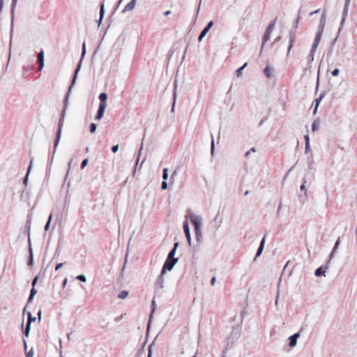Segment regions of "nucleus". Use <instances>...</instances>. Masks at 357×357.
Here are the masks:
<instances>
[{
  "label": "nucleus",
  "instance_id": "cd10ccee",
  "mask_svg": "<svg viewBox=\"0 0 357 357\" xmlns=\"http://www.w3.org/2000/svg\"><path fill=\"white\" fill-rule=\"evenodd\" d=\"M38 60L39 62H44V53L43 52H40L38 54Z\"/></svg>",
  "mask_w": 357,
  "mask_h": 357
},
{
  "label": "nucleus",
  "instance_id": "58836bf2",
  "mask_svg": "<svg viewBox=\"0 0 357 357\" xmlns=\"http://www.w3.org/2000/svg\"><path fill=\"white\" fill-rule=\"evenodd\" d=\"M167 186H168V185H167V183L165 181H164L162 183L161 188H162V190H167Z\"/></svg>",
  "mask_w": 357,
  "mask_h": 357
},
{
  "label": "nucleus",
  "instance_id": "f257e3e1",
  "mask_svg": "<svg viewBox=\"0 0 357 357\" xmlns=\"http://www.w3.org/2000/svg\"><path fill=\"white\" fill-rule=\"evenodd\" d=\"M325 24H326L325 16H324V15H323L321 17L320 22L319 24V30L317 31L314 43L312 47V50H311L312 59H313V54L316 51V50L319 44V42L321 40V36H322L323 31L324 30Z\"/></svg>",
  "mask_w": 357,
  "mask_h": 357
},
{
  "label": "nucleus",
  "instance_id": "79ce46f5",
  "mask_svg": "<svg viewBox=\"0 0 357 357\" xmlns=\"http://www.w3.org/2000/svg\"><path fill=\"white\" fill-rule=\"evenodd\" d=\"M45 63L44 62H40V66L38 68V70H41L44 68Z\"/></svg>",
  "mask_w": 357,
  "mask_h": 357
},
{
  "label": "nucleus",
  "instance_id": "ddd939ff",
  "mask_svg": "<svg viewBox=\"0 0 357 357\" xmlns=\"http://www.w3.org/2000/svg\"><path fill=\"white\" fill-rule=\"evenodd\" d=\"M107 99V94L106 93H101L99 96V100L100 103L99 105L107 107L106 101Z\"/></svg>",
  "mask_w": 357,
  "mask_h": 357
},
{
  "label": "nucleus",
  "instance_id": "c03bdc74",
  "mask_svg": "<svg viewBox=\"0 0 357 357\" xmlns=\"http://www.w3.org/2000/svg\"><path fill=\"white\" fill-rule=\"evenodd\" d=\"M3 7V0H0V13L1 12Z\"/></svg>",
  "mask_w": 357,
  "mask_h": 357
},
{
  "label": "nucleus",
  "instance_id": "6e6552de",
  "mask_svg": "<svg viewBox=\"0 0 357 357\" xmlns=\"http://www.w3.org/2000/svg\"><path fill=\"white\" fill-rule=\"evenodd\" d=\"M350 1L351 0H346V3H345L344 10H343L342 18V21H341V26L342 27L343 26L344 23L346 18L347 17V15H348V10H349Z\"/></svg>",
  "mask_w": 357,
  "mask_h": 357
},
{
  "label": "nucleus",
  "instance_id": "a211bd4d",
  "mask_svg": "<svg viewBox=\"0 0 357 357\" xmlns=\"http://www.w3.org/2000/svg\"><path fill=\"white\" fill-rule=\"evenodd\" d=\"M320 124H321V123L319 119L315 120L313 122L312 126V130L313 131L317 130L319 128Z\"/></svg>",
  "mask_w": 357,
  "mask_h": 357
},
{
  "label": "nucleus",
  "instance_id": "6ab92c4d",
  "mask_svg": "<svg viewBox=\"0 0 357 357\" xmlns=\"http://www.w3.org/2000/svg\"><path fill=\"white\" fill-rule=\"evenodd\" d=\"M248 63H245L243 66H241L240 68L237 69L236 71V75L238 77H241L243 74V70L247 66Z\"/></svg>",
  "mask_w": 357,
  "mask_h": 357
},
{
  "label": "nucleus",
  "instance_id": "a19ab883",
  "mask_svg": "<svg viewBox=\"0 0 357 357\" xmlns=\"http://www.w3.org/2000/svg\"><path fill=\"white\" fill-rule=\"evenodd\" d=\"M63 263H60V264H58L56 267H55V270L56 271H58L59 270L62 266H63Z\"/></svg>",
  "mask_w": 357,
  "mask_h": 357
},
{
  "label": "nucleus",
  "instance_id": "72a5a7b5",
  "mask_svg": "<svg viewBox=\"0 0 357 357\" xmlns=\"http://www.w3.org/2000/svg\"><path fill=\"white\" fill-rule=\"evenodd\" d=\"M292 47H293V38L291 36L290 37V40H289V47H288V54L291 51V49L292 48Z\"/></svg>",
  "mask_w": 357,
  "mask_h": 357
},
{
  "label": "nucleus",
  "instance_id": "aec40b11",
  "mask_svg": "<svg viewBox=\"0 0 357 357\" xmlns=\"http://www.w3.org/2000/svg\"><path fill=\"white\" fill-rule=\"evenodd\" d=\"M305 183L306 181H304L303 183L301 185V186L300 187V190H301V192L302 193H303V195L305 197H307V190L306 188V186H305Z\"/></svg>",
  "mask_w": 357,
  "mask_h": 357
},
{
  "label": "nucleus",
  "instance_id": "c756f323",
  "mask_svg": "<svg viewBox=\"0 0 357 357\" xmlns=\"http://www.w3.org/2000/svg\"><path fill=\"white\" fill-rule=\"evenodd\" d=\"M76 278L82 282H86V278L84 275H79L76 277Z\"/></svg>",
  "mask_w": 357,
  "mask_h": 357
},
{
  "label": "nucleus",
  "instance_id": "4be33fe9",
  "mask_svg": "<svg viewBox=\"0 0 357 357\" xmlns=\"http://www.w3.org/2000/svg\"><path fill=\"white\" fill-rule=\"evenodd\" d=\"M128 295V291L124 290L120 292V294L118 295V298L120 299H124L126 298Z\"/></svg>",
  "mask_w": 357,
  "mask_h": 357
},
{
  "label": "nucleus",
  "instance_id": "1a4fd4ad",
  "mask_svg": "<svg viewBox=\"0 0 357 357\" xmlns=\"http://www.w3.org/2000/svg\"><path fill=\"white\" fill-rule=\"evenodd\" d=\"M300 335L299 333H295L294 335L290 336L289 337V345L290 347L293 348L297 344V340L299 337Z\"/></svg>",
  "mask_w": 357,
  "mask_h": 357
},
{
  "label": "nucleus",
  "instance_id": "9d476101",
  "mask_svg": "<svg viewBox=\"0 0 357 357\" xmlns=\"http://www.w3.org/2000/svg\"><path fill=\"white\" fill-rule=\"evenodd\" d=\"M137 0H132L123 8L122 13H126L133 10L135 8Z\"/></svg>",
  "mask_w": 357,
  "mask_h": 357
},
{
  "label": "nucleus",
  "instance_id": "de8ad7c7",
  "mask_svg": "<svg viewBox=\"0 0 357 357\" xmlns=\"http://www.w3.org/2000/svg\"><path fill=\"white\" fill-rule=\"evenodd\" d=\"M38 320L39 321L41 320V316H42V312H41V310H40L38 313Z\"/></svg>",
  "mask_w": 357,
  "mask_h": 357
},
{
  "label": "nucleus",
  "instance_id": "412c9836",
  "mask_svg": "<svg viewBox=\"0 0 357 357\" xmlns=\"http://www.w3.org/2000/svg\"><path fill=\"white\" fill-rule=\"evenodd\" d=\"M325 272H326L325 269H324L322 267H320V268H317V269L316 270V271H315V273H314V274H315V275H316L317 277H319V276H320V275H324V274H325Z\"/></svg>",
  "mask_w": 357,
  "mask_h": 357
},
{
  "label": "nucleus",
  "instance_id": "e433bc0d",
  "mask_svg": "<svg viewBox=\"0 0 357 357\" xmlns=\"http://www.w3.org/2000/svg\"><path fill=\"white\" fill-rule=\"evenodd\" d=\"M26 357H33L34 351L33 349H31L29 351H28L26 354Z\"/></svg>",
  "mask_w": 357,
  "mask_h": 357
},
{
  "label": "nucleus",
  "instance_id": "0eeeda50",
  "mask_svg": "<svg viewBox=\"0 0 357 357\" xmlns=\"http://www.w3.org/2000/svg\"><path fill=\"white\" fill-rule=\"evenodd\" d=\"M274 26H275V24L272 23L269 25V26L266 29V31L264 35V37H263L262 47L264 46V43L269 39L270 35H271L272 31L273 30Z\"/></svg>",
  "mask_w": 357,
  "mask_h": 357
},
{
  "label": "nucleus",
  "instance_id": "9b49d317",
  "mask_svg": "<svg viewBox=\"0 0 357 357\" xmlns=\"http://www.w3.org/2000/svg\"><path fill=\"white\" fill-rule=\"evenodd\" d=\"M274 73V68L270 66H267L264 70V73L268 78H271Z\"/></svg>",
  "mask_w": 357,
  "mask_h": 357
},
{
  "label": "nucleus",
  "instance_id": "6e6d98bb",
  "mask_svg": "<svg viewBox=\"0 0 357 357\" xmlns=\"http://www.w3.org/2000/svg\"><path fill=\"white\" fill-rule=\"evenodd\" d=\"M67 282H68V279H67V278H66V279L64 280V281H63V284H64V285H66V283H67Z\"/></svg>",
  "mask_w": 357,
  "mask_h": 357
},
{
  "label": "nucleus",
  "instance_id": "680f3d73",
  "mask_svg": "<svg viewBox=\"0 0 357 357\" xmlns=\"http://www.w3.org/2000/svg\"><path fill=\"white\" fill-rule=\"evenodd\" d=\"M142 150V147L140 148V152H139V155L141 154V151Z\"/></svg>",
  "mask_w": 357,
  "mask_h": 357
},
{
  "label": "nucleus",
  "instance_id": "4c0bfd02",
  "mask_svg": "<svg viewBox=\"0 0 357 357\" xmlns=\"http://www.w3.org/2000/svg\"><path fill=\"white\" fill-rule=\"evenodd\" d=\"M331 73H332L333 76L335 77L339 75L340 70H339V69L337 68V69H335L334 70H333Z\"/></svg>",
  "mask_w": 357,
  "mask_h": 357
},
{
  "label": "nucleus",
  "instance_id": "0e129e2a",
  "mask_svg": "<svg viewBox=\"0 0 357 357\" xmlns=\"http://www.w3.org/2000/svg\"><path fill=\"white\" fill-rule=\"evenodd\" d=\"M191 357H196V356H195V355H194V356H191Z\"/></svg>",
  "mask_w": 357,
  "mask_h": 357
},
{
  "label": "nucleus",
  "instance_id": "49530a36",
  "mask_svg": "<svg viewBox=\"0 0 357 357\" xmlns=\"http://www.w3.org/2000/svg\"><path fill=\"white\" fill-rule=\"evenodd\" d=\"M215 281H216L215 278V277L212 278L211 281V284L214 285L215 283Z\"/></svg>",
  "mask_w": 357,
  "mask_h": 357
},
{
  "label": "nucleus",
  "instance_id": "a878e982",
  "mask_svg": "<svg viewBox=\"0 0 357 357\" xmlns=\"http://www.w3.org/2000/svg\"><path fill=\"white\" fill-rule=\"evenodd\" d=\"M80 68H81V62L77 66V69H76V70L75 72V75H74V77H73V84L75 82V80H76V78H77V73L79 71Z\"/></svg>",
  "mask_w": 357,
  "mask_h": 357
},
{
  "label": "nucleus",
  "instance_id": "7ed1b4c3",
  "mask_svg": "<svg viewBox=\"0 0 357 357\" xmlns=\"http://www.w3.org/2000/svg\"><path fill=\"white\" fill-rule=\"evenodd\" d=\"M177 262L178 259H172L167 258L163 266L162 273H164L166 271H171Z\"/></svg>",
  "mask_w": 357,
  "mask_h": 357
},
{
  "label": "nucleus",
  "instance_id": "09e8293b",
  "mask_svg": "<svg viewBox=\"0 0 357 357\" xmlns=\"http://www.w3.org/2000/svg\"><path fill=\"white\" fill-rule=\"evenodd\" d=\"M305 143H309V137L308 135L305 136Z\"/></svg>",
  "mask_w": 357,
  "mask_h": 357
},
{
  "label": "nucleus",
  "instance_id": "a18cd8bd",
  "mask_svg": "<svg viewBox=\"0 0 357 357\" xmlns=\"http://www.w3.org/2000/svg\"><path fill=\"white\" fill-rule=\"evenodd\" d=\"M310 151V143H305V151L307 152Z\"/></svg>",
  "mask_w": 357,
  "mask_h": 357
},
{
  "label": "nucleus",
  "instance_id": "bf43d9fd",
  "mask_svg": "<svg viewBox=\"0 0 357 357\" xmlns=\"http://www.w3.org/2000/svg\"><path fill=\"white\" fill-rule=\"evenodd\" d=\"M280 40V37H278V38L275 39V42L279 41Z\"/></svg>",
  "mask_w": 357,
  "mask_h": 357
},
{
  "label": "nucleus",
  "instance_id": "13d9d810",
  "mask_svg": "<svg viewBox=\"0 0 357 357\" xmlns=\"http://www.w3.org/2000/svg\"><path fill=\"white\" fill-rule=\"evenodd\" d=\"M24 349L26 350V344L24 341Z\"/></svg>",
  "mask_w": 357,
  "mask_h": 357
},
{
  "label": "nucleus",
  "instance_id": "5fc2aeb1",
  "mask_svg": "<svg viewBox=\"0 0 357 357\" xmlns=\"http://www.w3.org/2000/svg\"><path fill=\"white\" fill-rule=\"evenodd\" d=\"M318 105H319V102H317V105H316L315 109H314V114H315V113H316V112H317V107H318Z\"/></svg>",
  "mask_w": 357,
  "mask_h": 357
},
{
  "label": "nucleus",
  "instance_id": "4d7b16f0",
  "mask_svg": "<svg viewBox=\"0 0 357 357\" xmlns=\"http://www.w3.org/2000/svg\"><path fill=\"white\" fill-rule=\"evenodd\" d=\"M169 14H170V11H169V10H168V11H166V12L165 13V15H169Z\"/></svg>",
  "mask_w": 357,
  "mask_h": 357
},
{
  "label": "nucleus",
  "instance_id": "3c124183",
  "mask_svg": "<svg viewBox=\"0 0 357 357\" xmlns=\"http://www.w3.org/2000/svg\"><path fill=\"white\" fill-rule=\"evenodd\" d=\"M178 246V243H175L173 249H175V250H176V248Z\"/></svg>",
  "mask_w": 357,
  "mask_h": 357
},
{
  "label": "nucleus",
  "instance_id": "2eb2a0df",
  "mask_svg": "<svg viewBox=\"0 0 357 357\" xmlns=\"http://www.w3.org/2000/svg\"><path fill=\"white\" fill-rule=\"evenodd\" d=\"M264 244H265V238H263L260 243L259 248L257 250V252L256 254V257H258L261 255L264 248Z\"/></svg>",
  "mask_w": 357,
  "mask_h": 357
},
{
  "label": "nucleus",
  "instance_id": "473e14b6",
  "mask_svg": "<svg viewBox=\"0 0 357 357\" xmlns=\"http://www.w3.org/2000/svg\"><path fill=\"white\" fill-rule=\"evenodd\" d=\"M96 125L95 123H92L90 126V132L91 133H93L96 132Z\"/></svg>",
  "mask_w": 357,
  "mask_h": 357
},
{
  "label": "nucleus",
  "instance_id": "b1692460",
  "mask_svg": "<svg viewBox=\"0 0 357 357\" xmlns=\"http://www.w3.org/2000/svg\"><path fill=\"white\" fill-rule=\"evenodd\" d=\"M339 245H340V239H338L335 244V246L333 248V250L331 254V257L333 256V255L336 252L337 250L338 249V247H339Z\"/></svg>",
  "mask_w": 357,
  "mask_h": 357
},
{
  "label": "nucleus",
  "instance_id": "f8f14e48",
  "mask_svg": "<svg viewBox=\"0 0 357 357\" xmlns=\"http://www.w3.org/2000/svg\"><path fill=\"white\" fill-rule=\"evenodd\" d=\"M106 107H104L102 105H99L98 113H97V115L96 116V120L99 121V120H100L102 118Z\"/></svg>",
  "mask_w": 357,
  "mask_h": 357
},
{
  "label": "nucleus",
  "instance_id": "864d4df0",
  "mask_svg": "<svg viewBox=\"0 0 357 357\" xmlns=\"http://www.w3.org/2000/svg\"><path fill=\"white\" fill-rule=\"evenodd\" d=\"M85 51H86V50H85V44H84V45H83V51H82V56H84V54H85Z\"/></svg>",
  "mask_w": 357,
  "mask_h": 357
},
{
  "label": "nucleus",
  "instance_id": "4468645a",
  "mask_svg": "<svg viewBox=\"0 0 357 357\" xmlns=\"http://www.w3.org/2000/svg\"><path fill=\"white\" fill-rule=\"evenodd\" d=\"M181 354L183 356V357H188L191 354V349L189 347H183Z\"/></svg>",
  "mask_w": 357,
  "mask_h": 357
},
{
  "label": "nucleus",
  "instance_id": "20e7f679",
  "mask_svg": "<svg viewBox=\"0 0 357 357\" xmlns=\"http://www.w3.org/2000/svg\"><path fill=\"white\" fill-rule=\"evenodd\" d=\"M36 318L35 317H33L30 312H28V321H27L26 329H25V335L26 337H28L29 335V333L31 331V322L36 321Z\"/></svg>",
  "mask_w": 357,
  "mask_h": 357
},
{
  "label": "nucleus",
  "instance_id": "423d86ee",
  "mask_svg": "<svg viewBox=\"0 0 357 357\" xmlns=\"http://www.w3.org/2000/svg\"><path fill=\"white\" fill-rule=\"evenodd\" d=\"M214 23L213 21H210L207 26L202 30L200 35L199 36L198 40L199 41H201L208 33L210 29L213 26Z\"/></svg>",
  "mask_w": 357,
  "mask_h": 357
},
{
  "label": "nucleus",
  "instance_id": "37998d69",
  "mask_svg": "<svg viewBox=\"0 0 357 357\" xmlns=\"http://www.w3.org/2000/svg\"><path fill=\"white\" fill-rule=\"evenodd\" d=\"M37 282H38V277H35V278L33 279V280L32 282L33 287H34L36 284Z\"/></svg>",
  "mask_w": 357,
  "mask_h": 357
},
{
  "label": "nucleus",
  "instance_id": "f704fd0d",
  "mask_svg": "<svg viewBox=\"0 0 357 357\" xmlns=\"http://www.w3.org/2000/svg\"><path fill=\"white\" fill-rule=\"evenodd\" d=\"M88 162H89V160L88 159H84L82 161V165H81L82 169L85 168V167L88 165Z\"/></svg>",
  "mask_w": 357,
  "mask_h": 357
},
{
  "label": "nucleus",
  "instance_id": "2f4dec72",
  "mask_svg": "<svg viewBox=\"0 0 357 357\" xmlns=\"http://www.w3.org/2000/svg\"><path fill=\"white\" fill-rule=\"evenodd\" d=\"M100 22L102 20V18L103 17V15H104V4H102L100 6Z\"/></svg>",
  "mask_w": 357,
  "mask_h": 357
},
{
  "label": "nucleus",
  "instance_id": "bb28decb",
  "mask_svg": "<svg viewBox=\"0 0 357 357\" xmlns=\"http://www.w3.org/2000/svg\"><path fill=\"white\" fill-rule=\"evenodd\" d=\"M52 219V215L51 214L49 216L48 220H47V223H46V225L45 226V231H47L49 229Z\"/></svg>",
  "mask_w": 357,
  "mask_h": 357
},
{
  "label": "nucleus",
  "instance_id": "393cba45",
  "mask_svg": "<svg viewBox=\"0 0 357 357\" xmlns=\"http://www.w3.org/2000/svg\"><path fill=\"white\" fill-rule=\"evenodd\" d=\"M36 293H37V291L34 288H32V289L31 290V294H30L29 298V302H30L31 301L33 300V298L35 296V295L36 294Z\"/></svg>",
  "mask_w": 357,
  "mask_h": 357
},
{
  "label": "nucleus",
  "instance_id": "f03ea898",
  "mask_svg": "<svg viewBox=\"0 0 357 357\" xmlns=\"http://www.w3.org/2000/svg\"><path fill=\"white\" fill-rule=\"evenodd\" d=\"M188 218L195 226L196 236L198 238L202 236V218L199 215L190 213L188 215Z\"/></svg>",
  "mask_w": 357,
  "mask_h": 357
},
{
  "label": "nucleus",
  "instance_id": "8fccbe9b",
  "mask_svg": "<svg viewBox=\"0 0 357 357\" xmlns=\"http://www.w3.org/2000/svg\"><path fill=\"white\" fill-rule=\"evenodd\" d=\"M72 163H73V159H71L68 163V168L69 169L71 168V166H72Z\"/></svg>",
  "mask_w": 357,
  "mask_h": 357
},
{
  "label": "nucleus",
  "instance_id": "dca6fc26",
  "mask_svg": "<svg viewBox=\"0 0 357 357\" xmlns=\"http://www.w3.org/2000/svg\"><path fill=\"white\" fill-rule=\"evenodd\" d=\"M17 0H12V2H11V5H10V13H11V20H12V22L13 21V19H14V11H15V6H16V4H17Z\"/></svg>",
  "mask_w": 357,
  "mask_h": 357
},
{
  "label": "nucleus",
  "instance_id": "603ef678",
  "mask_svg": "<svg viewBox=\"0 0 357 357\" xmlns=\"http://www.w3.org/2000/svg\"><path fill=\"white\" fill-rule=\"evenodd\" d=\"M213 150H214V142L212 141V143H211V151H212V152L213 151Z\"/></svg>",
  "mask_w": 357,
  "mask_h": 357
},
{
  "label": "nucleus",
  "instance_id": "c9c22d12",
  "mask_svg": "<svg viewBox=\"0 0 357 357\" xmlns=\"http://www.w3.org/2000/svg\"><path fill=\"white\" fill-rule=\"evenodd\" d=\"M31 165L29 166V169H28V171H27V173H26V178L24 179V184H26L27 183V177L30 173V171H31Z\"/></svg>",
  "mask_w": 357,
  "mask_h": 357
},
{
  "label": "nucleus",
  "instance_id": "39448f33",
  "mask_svg": "<svg viewBox=\"0 0 357 357\" xmlns=\"http://www.w3.org/2000/svg\"><path fill=\"white\" fill-rule=\"evenodd\" d=\"M183 230H184L186 238L188 240V244L191 245L192 239H191V236H190V227H189L188 222L187 220H185L183 222Z\"/></svg>",
  "mask_w": 357,
  "mask_h": 357
},
{
  "label": "nucleus",
  "instance_id": "69168bd1",
  "mask_svg": "<svg viewBox=\"0 0 357 357\" xmlns=\"http://www.w3.org/2000/svg\"><path fill=\"white\" fill-rule=\"evenodd\" d=\"M122 0H121L120 1H121Z\"/></svg>",
  "mask_w": 357,
  "mask_h": 357
},
{
  "label": "nucleus",
  "instance_id": "e2e57ef3",
  "mask_svg": "<svg viewBox=\"0 0 357 357\" xmlns=\"http://www.w3.org/2000/svg\"><path fill=\"white\" fill-rule=\"evenodd\" d=\"M149 357H151V354L149 353Z\"/></svg>",
  "mask_w": 357,
  "mask_h": 357
},
{
  "label": "nucleus",
  "instance_id": "c85d7f7f",
  "mask_svg": "<svg viewBox=\"0 0 357 357\" xmlns=\"http://www.w3.org/2000/svg\"><path fill=\"white\" fill-rule=\"evenodd\" d=\"M175 253H176V250H175V249H172V250L170 251V252L169 253L167 258L172 259H176V258L174 257Z\"/></svg>",
  "mask_w": 357,
  "mask_h": 357
},
{
  "label": "nucleus",
  "instance_id": "f3484780",
  "mask_svg": "<svg viewBox=\"0 0 357 357\" xmlns=\"http://www.w3.org/2000/svg\"><path fill=\"white\" fill-rule=\"evenodd\" d=\"M61 135V123H59V128L58 130L57 135H56V139L54 142V148L55 149L59 143Z\"/></svg>",
  "mask_w": 357,
  "mask_h": 357
},
{
  "label": "nucleus",
  "instance_id": "ea45409f",
  "mask_svg": "<svg viewBox=\"0 0 357 357\" xmlns=\"http://www.w3.org/2000/svg\"><path fill=\"white\" fill-rule=\"evenodd\" d=\"M119 150V145H115V146H113L112 148V151L114 152V153H116Z\"/></svg>",
  "mask_w": 357,
  "mask_h": 357
},
{
  "label": "nucleus",
  "instance_id": "052dcab7",
  "mask_svg": "<svg viewBox=\"0 0 357 357\" xmlns=\"http://www.w3.org/2000/svg\"><path fill=\"white\" fill-rule=\"evenodd\" d=\"M20 328L22 331V323L20 324Z\"/></svg>",
  "mask_w": 357,
  "mask_h": 357
},
{
  "label": "nucleus",
  "instance_id": "7c9ffc66",
  "mask_svg": "<svg viewBox=\"0 0 357 357\" xmlns=\"http://www.w3.org/2000/svg\"><path fill=\"white\" fill-rule=\"evenodd\" d=\"M167 172H168V169L167 168H165L163 169V174H162V178L165 181L168 178V174H167Z\"/></svg>",
  "mask_w": 357,
  "mask_h": 357
},
{
  "label": "nucleus",
  "instance_id": "5701e85b",
  "mask_svg": "<svg viewBox=\"0 0 357 357\" xmlns=\"http://www.w3.org/2000/svg\"><path fill=\"white\" fill-rule=\"evenodd\" d=\"M29 246H31V241H30L29 238ZM33 263V260L32 248H31V247H30V259L29 261V265L32 266Z\"/></svg>",
  "mask_w": 357,
  "mask_h": 357
}]
</instances>
